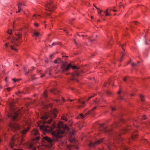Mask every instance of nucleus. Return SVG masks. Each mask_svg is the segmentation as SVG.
<instances>
[{"instance_id":"40","label":"nucleus","mask_w":150,"mask_h":150,"mask_svg":"<svg viewBox=\"0 0 150 150\" xmlns=\"http://www.w3.org/2000/svg\"><path fill=\"white\" fill-rule=\"evenodd\" d=\"M33 16V17H35L36 18H38V15H36L35 14H34V15Z\"/></svg>"},{"instance_id":"16","label":"nucleus","mask_w":150,"mask_h":150,"mask_svg":"<svg viewBox=\"0 0 150 150\" xmlns=\"http://www.w3.org/2000/svg\"><path fill=\"white\" fill-rule=\"evenodd\" d=\"M28 128H25L24 129H23L22 132V134L23 135L25 134L28 131Z\"/></svg>"},{"instance_id":"5","label":"nucleus","mask_w":150,"mask_h":150,"mask_svg":"<svg viewBox=\"0 0 150 150\" xmlns=\"http://www.w3.org/2000/svg\"><path fill=\"white\" fill-rule=\"evenodd\" d=\"M9 127L11 130L13 132L19 130L20 129V127L18 124L14 122H10Z\"/></svg>"},{"instance_id":"20","label":"nucleus","mask_w":150,"mask_h":150,"mask_svg":"<svg viewBox=\"0 0 150 150\" xmlns=\"http://www.w3.org/2000/svg\"><path fill=\"white\" fill-rule=\"evenodd\" d=\"M140 63L139 62H138L137 64H136L135 63H133L132 64V67H137L138 64Z\"/></svg>"},{"instance_id":"43","label":"nucleus","mask_w":150,"mask_h":150,"mask_svg":"<svg viewBox=\"0 0 150 150\" xmlns=\"http://www.w3.org/2000/svg\"><path fill=\"white\" fill-rule=\"evenodd\" d=\"M94 6L96 7V8L98 10H100V9L97 7H96V6L95 5H94Z\"/></svg>"},{"instance_id":"34","label":"nucleus","mask_w":150,"mask_h":150,"mask_svg":"<svg viewBox=\"0 0 150 150\" xmlns=\"http://www.w3.org/2000/svg\"><path fill=\"white\" fill-rule=\"evenodd\" d=\"M12 30H10V31H9V30H8V33L10 34L11 33Z\"/></svg>"},{"instance_id":"15","label":"nucleus","mask_w":150,"mask_h":150,"mask_svg":"<svg viewBox=\"0 0 150 150\" xmlns=\"http://www.w3.org/2000/svg\"><path fill=\"white\" fill-rule=\"evenodd\" d=\"M131 138L133 140H134L137 137V134H133L131 136Z\"/></svg>"},{"instance_id":"18","label":"nucleus","mask_w":150,"mask_h":150,"mask_svg":"<svg viewBox=\"0 0 150 150\" xmlns=\"http://www.w3.org/2000/svg\"><path fill=\"white\" fill-rule=\"evenodd\" d=\"M94 103L95 104H100V101L98 99L97 100H94Z\"/></svg>"},{"instance_id":"19","label":"nucleus","mask_w":150,"mask_h":150,"mask_svg":"<svg viewBox=\"0 0 150 150\" xmlns=\"http://www.w3.org/2000/svg\"><path fill=\"white\" fill-rule=\"evenodd\" d=\"M59 43L57 42H54L53 43H52L51 45H49V46L51 47H52L53 46L57 45V44H59Z\"/></svg>"},{"instance_id":"61","label":"nucleus","mask_w":150,"mask_h":150,"mask_svg":"<svg viewBox=\"0 0 150 150\" xmlns=\"http://www.w3.org/2000/svg\"><path fill=\"white\" fill-rule=\"evenodd\" d=\"M53 55V54H52V55H50V57H51V58H52V56Z\"/></svg>"},{"instance_id":"56","label":"nucleus","mask_w":150,"mask_h":150,"mask_svg":"<svg viewBox=\"0 0 150 150\" xmlns=\"http://www.w3.org/2000/svg\"><path fill=\"white\" fill-rule=\"evenodd\" d=\"M107 83H108V84H112L110 82H109L108 83H106V84H107Z\"/></svg>"},{"instance_id":"26","label":"nucleus","mask_w":150,"mask_h":150,"mask_svg":"<svg viewBox=\"0 0 150 150\" xmlns=\"http://www.w3.org/2000/svg\"><path fill=\"white\" fill-rule=\"evenodd\" d=\"M89 41H90L91 43L93 42V41L95 40V39H92L91 38H89Z\"/></svg>"},{"instance_id":"59","label":"nucleus","mask_w":150,"mask_h":150,"mask_svg":"<svg viewBox=\"0 0 150 150\" xmlns=\"http://www.w3.org/2000/svg\"><path fill=\"white\" fill-rule=\"evenodd\" d=\"M144 141H145V142H147V141L146 139H144Z\"/></svg>"},{"instance_id":"13","label":"nucleus","mask_w":150,"mask_h":150,"mask_svg":"<svg viewBox=\"0 0 150 150\" xmlns=\"http://www.w3.org/2000/svg\"><path fill=\"white\" fill-rule=\"evenodd\" d=\"M14 141V138H13L12 139L11 142L9 144V146L11 148H12L13 146L15 144Z\"/></svg>"},{"instance_id":"24","label":"nucleus","mask_w":150,"mask_h":150,"mask_svg":"<svg viewBox=\"0 0 150 150\" xmlns=\"http://www.w3.org/2000/svg\"><path fill=\"white\" fill-rule=\"evenodd\" d=\"M140 98L141 99V101H143L144 100V97L142 95H140Z\"/></svg>"},{"instance_id":"41","label":"nucleus","mask_w":150,"mask_h":150,"mask_svg":"<svg viewBox=\"0 0 150 150\" xmlns=\"http://www.w3.org/2000/svg\"><path fill=\"white\" fill-rule=\"evenodd\" d=\"M111 109L112 111H114L116 109L114 107H112Z\"/></svg>"},{"instance_id":"51","label":"nucleus","mask_w":150,"mask_h":150,"mask_svg":"<svg viewBox=\"0 0 150 150\" xmlns=\"http://www.w3.org/2000/svg\"><path fill=\"white\" fill-rule=\"evenodd\" d=\"M51 14V13H47V15L48 16H50V15Z\"/></svg>"},{"instance_id":"63","label":"nucleus","mask_w":150,"mask_h":150,"mask_svg":"<svg viewBox=\"0 0 150 150\" xmlns=\"http://www.w3.org/2000/svg\"><path fill=\"white\" fill-rule=\"evenodd\" d=\"M121 92L120 91H119V92H118V93L120 94V93Z\"/></svg>"},{"instance_id":"38","label":"nucleus","mask_w":150,"mask_h":150,"mask_svg":"<svg viewBox=\"0 0 150 150\" xmlns=\"http://www.w3.org/2000/svg\"><path fill=\"white\" fill-rule=\"evenodd\" d=\"M7 90L8 91H10L11 89V88H7Z\"/></svg>"},{"instance_id":"30","label":"nucleus","mask_w":150,"mask_h":150,"mask_svg":"<svg viewBox=\"0 0 150 150\" xmlns=\"http://www.w3.org/2000/svg\"><path fill=\"white\" fill-rule=\"evenodd\" d=\"M142 118L141 119H146V116L145 115H144L142 117Z\"/></svg>"},{"instance_id":"27","label":"nucleus","mask_w":150,"mask_h":150,"mask_svg":"<svg viewBox=\"0 0 150 150\" xmlns=\"http://www.w3.org/2000/svg\"><path fill=\"white\" fill-rule=\"evenodd\" d=\"M46 93H47V92H46V91H44V96L45 98H46L47 97V95L46 94Z\"/></svg>"},{"instance_id":"32","label":"nucleus","mask_w":150,"mask_h":150,"mask_svg":"<svg viewBox=\"0 0 150 150\" xmlns=\"http://www.w3.org/2000/svg\"><path fill=\"white\" fill-rule=\"evenodd\" d=\"M57 60H58L57 59L54 60V63L55 64H58V62H57Z\"/></svg>"},{"instance_id":"39","label":"nucleus","mask_w":150,"mask_h":150,"mask_svg":"<svg viewBox=\"0 0 150 150\" xmlns=\"http://www.w3.org/2000/svg\"><path fill=\"white\" fill-rule=\"evenodd\" d=\"M93 96H91L90 97H89L88 98V99L87 100V101L89 99H91V98H93Z\"/></svg>"},{"instance_id":"44","label":"nucleus","mask_w":150,"mask_h":150,"mask_svg":"<svg viewBox=\"0 0 150 150\" xmlns=\"http://www.w3.org/2000/svg\"><path fill=\"white\" fill-rule=\"evenodd\" d=\"M105 13L106 16H108L109 15V14L108 13V12H106V13Z\"/></svg>"},{"instance_id":"50","label":"nucleus","mask_w":150,"mask_h":150,"mask_svg":"<svg viewBox=\"0 0 150 150\" xmlns=\"http://www.w3.org/2000/svg\"><path fill=\"white\" fill-rule=\"evenodd\" d=\"M31 68H32V69H31L30 70L32 71L34 69V68L33 67H32Z\"/></svg>"},{"instance_id":"47","label":"nucleus","mask_w":150,"mask_h":150,"mask_svg":"<svg viewBox=\"0 0 150 150\" xmlns=\"http://www.w3.org/2000/svg\"><path fill=\"white\" fill-rule=\"evenodd\" d=\"M44 76H45V74H42L40 76V77H42Z\"/></svg>"},{"instance_id":"11","label":"nucleus","mask_w":150,"mask_h":150,"mask_svg":"<svg viewBox=\"0 0 150 150\" xmlns=\"http://www.w3.org/2000/svg\"><path fill=\"white\" fill-rule=\"evenodd\" d=\"M17 5L18 8V11H16V12L17 13L20 12L21 11V8L23 7V4L20 2H18V4H17Z\"/></svg>"},{"instance_id":"22","label":"nucleus","mask_w":150,"mask_h":150,"mask_svg":"<svg viewBox=\"0 0 150 150\" xmlns=\"http://www.w3.org/2000/svg\"><path fill=\"white\" fill-rule=\"evenodd\" d=\"M39 34H40L38 32H35L33 34L34 35L35 37L38 36L39 35Z\"/></svg>"},{"instance_id":"8","label":"nucleus","mask_w":150,"mask_h":150,"mask_svg":"<svg viewBox=\"0 0 150 150\" xmlns=\"http://www.w3.org/2000/svg\"><path fill=\"white\" fill-rule=\"evenodd\" d=\"M52 3V2L50 1V2H49L47 5V7L48 9L46 10L50 12H53V9L55 8L54 6L52 5L51 4Z\"/></svg>"},{"instance_id":"10","label":"nucleus","mask_w":150,"mask_h":150,"mask_svg":"<svg viewBox=\"0 0 150 150\" xmlns=\"http://www.w3.org/2000/svg\"><path fill=\"white\" fill-rule=\"evenodd\" d=\"M76 73L75 74H71V76L72 77V78L70 79V80L71 81H73L74 80H75L77 82L78 81V80L76 79L74 77V76L76 75L77 76H78L79 75V73L78 72H76Z\"/></svg>"},{"instance_id":"55","label":"nucleus","mask_w":150,"mask_h":150,"mask_svg":"<svg viewBox=\"0 0 150 150\" xmlns=\"http://www.w3.org/2000/svg\"><path fill=\"white\" fill-rule=\"evenodd\" d=\"M64 31H65V32H66L67 33H68V32L67 31H66V30H64Z\"/></svg>"},{"instance_id":"25","label":"nucleus","mask_w":150,"mask_h":150,"mask_svg":"<svg viewBox=\"0 0 150 150\" xmlns=\"http://www.w3.org/2000/svg\"><path fill=\"white\" fill-rule=\"evenodd\" d=\"M62 119L66 121L67 120V119L64 116H62Z\"/></svg>"},{"instance_id":"36","label":"nucleus","mask_w":150,"mask_h":150,"mask_svg":"<svg viewBox=\"0 0 150 150\" xmlns=\"http://www.w3.org/2000/svg\"><path fill=\"white\" fill-rule=\"evenodd\" d=\"M128 79V78H127V77H125L124 79V81H126V80L127 79Z\"/></svg>"},{"instance_id":"35","label":"nucleus","mask_w":150,"mask_h":150,"mask_svg":"<svg viewBox=\"0 0 150 150\" xmlns=\"http://www.w3.org/2000/svg\"><path fill=\"white\" fill-rule=\"evenodd\" d=\"M34 25L36 27H38V24L37 23H34Z\"/></svg>"},{"instance_id":"9","label":"nucleus","mask_w":150,"mask_h":150,"mask_svg":"<svg viewBox=\"0 0 150 150\" xmlns=\"http://www.w3.org/2000/svg\"><path fill=\"white\" fill-rule=\"evenodd\" d=\"M103 139H102L100 140H98L96 141L95 142H91L90 144V146H95L101 143L102 142Z\"/></svg>"},{"instance_id":"48","label":"nucleus","mask_w":150,"mask_h":150,"mask_svg":"<svg viewBox=\"0 0 150 150\" xmlns=\"http://www.w3.org/2000/svg\"><path fill=\"white\" fill-rule=\"evenodd\" d=\"M30 70H28V72H27L26 73H25V74H26V75H27L28 73H29V71H30Z\"/></svg>"},{"instance_id":"6","label":"nucleus","mask_w":150,"mask_h":150,"mask_svg":"<svg viewBox=\"0 0 150 150\" xmlns=\"http://www.w3.org/2000/svg\"><path fill=\"white\" fill-rule=\"evenodd\" d=\"M39 134V133L38 132V130L36 129H34L31 132V134L33 135H38ZM40 138L39 136H37V137L34 138V140L36 142H37L40 139Z\"/></svg>"},{"instance_id":"1","label":"nucleus","mask_w":150,"mask_h":150,"mask_svg":"<svg viewBox=\"0 0 150 150\" xmlns=\"http://www.w3.org/2000/svg\"><path fill=\"white\" fill-rule=\"evenodd\" d=\"M57 112V110L54 109L50 113L45 112L41 117V122L42 123V125L40 126V129L45 132L52 131L53 138V139H52L47 136H45L42 138L43 139H42V141L44 142L45 141L48 142L51 146L53 144L54 141H59V144L63 146L66 144V142L64 140H59V139L69 130L68 127L67 126H64L62 122H60L58 125V129L54 131H52L55 128V125H52V126L50 127L45 125L46 123L48 124L51 123L52 120V118H54L55 117Z\"/></svg>"},{"instance_id":"12","label":"nucleus","mask_w":150,"mask_h":150,"mask_svg":"<svg viewBox=\"0 0 150 150\" xmlns=\"http://www.w3.org/2000/svg\"><path fill=\"white\" fill-rule=\"evenodd\" d=\"M74 132L72 131L71 132V138L70 139V141L71 142H73V141H74L75 139L74 138Z\"/></svg>"},{"instance_id":"17","label":"nucleus","mask_w":150,"mask_h":150,"mask_svg":"<svg viewBox=\"0 0 150 150\" xmlns=\"http://www.w3.org/2000/svg\"><path fill=\"white\" fill-rule=\"evenodd\" d=\"M50 91L51 92L54 93V94H56L57 93H58V91L56 89H53L51 90Z\"/></svg>"},{"instance_id":"21","label":"nucleus","mask_w":150,"mask_h":150,"mask_svg":"<svg viewBox=\"0 0 150 150\" xmlns=\"http://www.w3.org/2000/svg\"><path fill=\"white\" fill-rule=\"evenodd\" d=\"M79 102L82 104V106L83 107L85 106V102L84 101H82L80 100H78Z\"/></svg>"},{"instance_id":"53","label":"nucleus","mask_w":150,"mask_h":150,"mask_svg":"<svg viewBox=\"0 0 150 150\" xmlns=\"http://www.w3.org/2000/svg\"><path fill=\"white\" fill-rule=\"evenodd\" d=\"M124 149H125V150H127V149L126 147H124Z\"/></svg>"},{"instance_id":"4","label":"nucleus","mask_w":150,"mask_h":150,"mask_svg":"<svg viewBox=\"0 0 150 150\" xmlns=\"http://www.w3.org/2000/svg\"><path fill=\"white\" fill-rule=\"evenodd\" d=\"M17 37L15 38H13L12 40H11V44L10 46L11 49L12 50H14L16 52L17 51V50L15 48V47L18 46L17 44L15 42V41H18V39L21 38L22 34L20 33H18V34H16Z\"/></svg>"},{"instance_id":"57","label":"nucleus","mask_w":150,"mask_h":150,"mask_svg":"<svg viewBox=\"0 0 150 150\" xmlns=\"http://www.w3.org/2000/svg\"><path fill=\"white\" fill-rule=\"evenodd\" d=\"M123 45H122V49L124 50H124V47H123Z\"/></svg>"},{"instance_id":"42","label":"nucleus","mask_w":150,"mask_h":150,"mask_svg":"<svg viewBox=\"0 0 150 150\" xmlns=\"http://www.w3.org/2000/svg\"><path fill=\"white\" fill-rule=\"evenodd\" d=\"M118 123H115L114 124V125L115 126H117Z\"/></svg>"},{"instance_id":"46","label":"nucleus","mask_w":150,"mask_h":150,"mask_svg":"<svg viewBox=\"0 0 150 150\" xmlns=\"http://www.w3.org/2000/svg\"><path fill=\"white\" fill-rule=\"evenodd\" d=\"M112 11L114 12H115V11H116L117 10H115V9H112Z\"/></svg>"},{"instance_id":"52","label":"nucleus","mask_w":150,"mask_h":150,"mask_svg":"<svg viewBox=\"0 0 150 150\" xmlns=\"http://www.w3.org/2000/svg\"><path fill=\"white\" fill-rule=\"evenodd\" d=\"M96 107H94V108H93L92 110H93L95 109H96Z\"/></svg>"},{"instance_id":"60","label":"nucleus","mask_w":150,"mask_h":150,"mask_svg":"<svg viewBox=\"0 0 150 150\" xmlns=\"http://www.w3.org/2000/svg\"><path fill=\"white\" fill-rule=\"evenodd\" d=\"M74 42H75V44H76V45H77L76 41V40H74Z\"/></svg>"},{"instance_id":"29","label":"nucleus","mask_w":150,"mask_h":150,"mask_svg":"<svg viewBox=\"0 0 150 150\" xmlns=\"http://www.w3.org/2000/svg\"><path fill=\"white\" fill-rule=\"evenodd\" d=\"M124 54H122V56L120 58V62H122V59L124 57Z\"/></svg>"},{"instance_id":"23","label":"nucleus","mask_w":150,"mask_h":150,"mask_svg":"<svg viewBox=\"0 0 150 150\" xmlns=\"http://www.w3.org/2000/svg\"><path fill=\"white\" fill-rule=\"evenodd\" d=\"M128 130V129L126 128H124L121 131V133H125L127 132Z\"/></svg>"},{"instance_id":"64","label":"nucleus","mask_w":150,"mask_h":150,"mask_svg":"<svg viewBox=\"0 0 150 150\" xmlns=\"http://www.w3.org/2000/svg\"><path fill=\"white\" fill-rule=\"evenodd\" d=\"M145 43H146V44H147V42L146 41L145 42Z\"/></svg>"},{"instance_id":"33","label":"nucleus","mask_w":150,"mask_h":150,"mask_svg":"<svg viewBox=\"0 0 150 150\" xmlns=\"http://www.w3.org/2000/svg\"><path fill=\"white\" fill-rule=\"evenodd\" d=\"M98 10V12L99 14H100L101 12L102 11V10H101L100 9V10Z\"/></svg>"},{"instance_id":"58","label":"nucleus","mask_w":150,"mask_h":150,"mask_svg":"<svg viewBox=\"0 0 150 150\" xmlns=\"http://www.w3.org/2000/svg\"><path fill=\"white\" fill-rule=\"evenodd\" d=\"M119 99L122 100V98L121 97H119Z\"/></svg>"},{"instance_id":"45","label":"nucleus","mask_w":150,"mask_h":150,"mask_svg":"<svg viewBox=\"0 0 150 150\" xmlns=\"http://www.w3.org/2000/svg\"><path fill=\"white\" fill-rule=\"evenodd\" d=\"M8 44L7 43H6L5 44V46L6 47H8Z\"/></svg>"},{"instance_id":"62","label":"nucleus","mask_w":150,"mask_h":150,"mask_svg":"<svg viewBox=\"0 0 150 150\" xmlns=\"http://www.w3.org/2000/svg\"><path fill=\"white\" fill-rule=\"evenodd\" d=\"M14 24H15V22H13V27H14Z\"/></svg>"},{"instance_id":"54","label":"nucleus","mask_w":150,"mask_h":150,"mask_svg":"<svg viewBox=\"0 0 150 150\" xmlns=\"http://www.w3.org/2000/svg\"><path fill=\"white\" fill-rule=\"evenodd\" d=\"M56 100L57 102H59L60 101V100L59 99H56Z\"/></svg>"},{"instance_id":"49","label":"nucleus","mask_w":150,"mask_h":150,"mask_svg":"<svg viewBox=\"0 0 150 150\" xmlns=\"http://www.w3.org/2000/svg\"><path fill=\"white\" fill-rule=\"evenodd\" d=\"M108 9H107L106 11L105 12V13H106V12H108Z\"/></svg>"},{"instance_id":"31","label":"nucleus","mask_w":150,"mask_h":150,"mask_svg":"<svg viewBox=\"0 0 150 150\" xmlns=\"http://www.w3.org/2000/svg\"><path fill=\"white\" fill-rule=\"evenodd\" d=\"M106 93H107V94H108V95H110L111 94V92H110V91H107L106 92Z\"/></svg>"},{"instance_id":"28","label":"nucleus","mask_w":150,"mask_h":150,"mask_svg":"<svg viewBox=\"0 0 150 150\" xmlns=\"http://www.w3.org/2000/svg\"><path fill=\"white\" fill-rule=\"evenodd\" d=\"M120 133H117L115 135V136H116V137L117 138V137H118L120 136Z\"/></svg>"},{"instance_id":"14","label":"nucleus","mask_w":150,"mask_h":150,"mask_svg":"<svg viewBox=\"0 0 150 150\" xmlns=\"http://www.w3.org/2000/svg\"><path fill=\"white\" fill-rule=\"evenodd\" d=\"M90 112H89L87 113H86L85 115H83L82 114H81L79 115V117H81V118H84L87 115H88L89 113H90Z\"/></svg>"},{"instance_id":"7","label":"nucleus","mask_w":150,"mask_h":150,"mask_svg":"<svg viewBox=\"0 0 150 150\" xmlns=\"http://www.w3.org/2000/svg\"><path fill=\"white\" fill-rule=\"evenodd\" d=\"M99 129L100 130L104 132L110 133V134L112 133L111 129L105 128L104 126V124H102L101 125Z\"/></svg>"},{"instance_id":"3","label":"nucleus","mask_w":150,"mask_h":150,"mask_svg":"<svg viewBox=\"0 0 150 150\" xmlns=\"http://www.w3.org/2000/svg\"><path fill=\"white\" fill-rule=\"evenodd\" d=\"M57 59L58 60L57 62L58 64L62 63L61 68L63 72L68 71L71 67L74 70L76 69H79V67H78L76 66H72L71 64V63L67 64L66 62L62 61L60 58H58Z\"/></svg>"},{"instance_id":"37","label":"nucleus","mask_w":150,"mask_h":150,"mask_svg":"<svg viewBox=\"0 0 150 150\" xmlns=\"http://www.w3.org/2000/svg\"><path fill=\"white\" fill-rule=\"evenodd\" d=\"M13 81L14 82H15L16 81H18V80H19V79H13Z\"/></svg>"},{"instance_id":"2","label":"nucleus","mask_w":150,"mask_h":150,"mask_svg":"<svg viewBox=\"0 0 150 150\" xmlns=\"http://www.w3.org/2000/svg\"><path fill=\"white\" fill-rule=\"evenodd\" d=\"M13 104L14 103L13 102L10 103V107H11V109L12 111H11L10 112L7 111L6 113L8 118L10 119L12 121H16L19 120L20 117L21 115V112L20 110L18 112H16L14 110V108H13Z\"/></svg>"}]
</instances>
